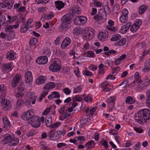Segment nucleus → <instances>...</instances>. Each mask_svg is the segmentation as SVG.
Returning <instances> with one entry per match:
<instances>
[{"label":"nucleus","instance_id":"63","mask_svg":"<svg viewBox=\"0 0 150 150\" xmlns=\"http://www.w3.org/2000/svg\"><path fill=\"white\" fill-rule=\"evenodd\" d=\"M46 57H49L51 54V53L50 50L49 49H47L45 50V51Z\"/></svg>","mask_w":150,"mask_h":150},{"label":"nucleus","instance_id":"43","mask_svg":"<svg viewBox=\"0 0 150 150\" xmlns=\"http://www.w3.org/2000/svg\"><path fill=\"white\" fill-rule=\"evenodd\" d=\"M86 56L89 57L94 58L95 56V54L92 51H88L86 53Z\"/></svg>","mask_w":150,"mask_h":150},{"label":"nucleus","instance_id":"59","mask_svg":"<svg viewBox=\"0 0 150 150\" xmlns=\"http://www.w3.org/2000/svg\"><path fill=\"white\" fill-rule=\"evenodd\" d=\"M21 85L20 84V85L18 86V89L19 91L22 92L24 90V88L22 85L23 84H24V83H21Z\"/></svg>","mask_w":150,"mask_h":150},{"label":"nucleus","instance_id":"6","mask_svg":"<svg viewBox=\"0 0 150 150\" xmlns=\"http://www.w3.org/2000/svg\"><path fill=\"white\" fill-rule=\"evenodd\" d=\"M100 11L99 13L94 16V19L96 21H105L106 20L107 15L105 12H101Z\"/></svg>","mask_w":150,"mask_h":150},{"label":"nucleus","instance_id":"16","mask_svg":"<svg viewBox=\"0 0 150 150\" xmlns=\"http://www.w3.org/2000/svg\"><path fill=\"white\" fill-rule=\"evenodd\" d=\"M116 100V97L115 96L110 97V98L107 100V103L108 105V107L111 109H112L114 106L115 104V101Z\"/></svg>","mask_w":150,"mask_h":150},{"label":"nucleus","instance_id":"26","mask_svg":"<svg viewBox=\"0 0 150 150\" xmlns=\"http://www.w3.org/2000/svg\"><path fill=\"white\" fill-rule=\"evenodd\" d=\"M136 101L134 98H132L131 96H128L126 98L125 102L126 103L132 104L135 102Z\"/></svg>","mask_w":150,"mask_h":150},{"label":"nucleus","instance_id":"42","mask_svg":"<svg viewBox=\"0 0 150 150\" xmlns=\"http://www.w3.org/2000/svg\"><path fill=\"white\" fill-rule=\"evenodd\" d=\"M82 91V88L81 86H79L74 89L73 93H77L80 92Z\"/></svg>","mask_w":150,"mask_h":150},{"label":"nucleus","instance_id":"37","mask_svg":"<svg viewBox=\"0 0 150 150\" xmlns=\"http://www.w3.org/2000/svg\"><path fill=\"white\" fill-rule=\"evenodd\" d=\"M79 17V21L81 24H83L86 22L87 19L84 16H78Z\"/></svg>","mask_w":150,"mask_h":150},{"label":"nucleus","instance_id":"22","mask_svg":"<svg viewBox=\"0 0 150 150\" xmlns=\"http://www.w3.org/2000/svg\"><path fill=\"white\" fill-rule=\"evenodd\" d=\"M55 86V83L52 82L48 83L46 84L43 87L44 90H50L51 89H52Z\"/></svg>","mask_w":150,"mask_h":150},{"label":"nucleus","instance_id":"21","mask_svg":"<svg viewBox=\"0 0 150 150\" xmlns=\"http://www.w3.org/2000/svg\"><path fill=\"white\" fill-rule=\"evenodd\" d=\"M50 139L51 140H57L59 139H57L58 136L56 132H54V131L51 130L49 133Z\"/></svg>","mask_w":150,"mask_h":150},{"label":"nucleus","instance_id":"4","mask_svg":"<svg viewBox=\"0 0 150 150\" xmlns=\"http://www.w3.org/2000/svg\"><path fill=\"white\" fill-rule=\"evenodd\" d=\"M3 142L4 144L9 143L11 146H14L18 144L19 140L18 138H15L14 135L8 134L5 136Z\"/></svg>","mask_w":150,"mask_h":150},{"label":"nucleus","instance_id":"29","mask_svg":"<svg viewBox=\"0 0 150 150\" xmlns=\"http://www.w3.org/2000/svg\"><path fill=\"white\" fill-rule=\"evenodd\" d=\"M144 68L143 69L142 71L144 72H146L150 70V62L146 61L144 63Z\"/></svg>","mask_w":150,"mask_h":150},{"label":"nucleus","instance_id":"41","mask_svg":"<svg viewBox=\"0 0 150 150\" xmlns=\"http://www.w3.org/2000/svg\"><path fill=\"white\" fill-rule=\"evenodd\" d=\"M120 69L119 67H117L112 69V73L114 74V75H115L118 73L120 71Z\"/></svg>","mask_w":150,"mask_h":150},{"label":"nucleus","instance_id":"55","mask_svg":"<svg viewBox=\"0 0 150 150\" xmlns=\"http://www.w3.org/2000/svg\"><path fill=\"white\" fill-rule=\"evenodd\" d=\"M77 140L79 141L80 143H82L85 140V138L83 136H79L77 138Z\"/></svg>","mask_w":150,"mask_h":150},{"label":"nucleus","instance_id":"8","mask_svg":"<svg viewBox=\"0 0 150 150\" xmlns=\"http://www.w3.org/2000/svg\"><path fill=\"white\" fill-rule=\"evenodd\" d=\"M30 123L32 127L37 128L40 126L41 123L40 118L39 117L34 116L31 120Z\"/></svg>","mask_w":150,"mask_h":150},{"label":"nucleus","instance_id":"35","mask_svg":"<svg viewBox=\"0 0 150 150\" xmlns=\"http://www.w3.org/2000/svg\"><path fill=\"white\" fill-rule=\"evenodd\" d=\"M58 136L56 138L57 139H60L61 136V135L62 134L63 135H64L66 133V131L64 130H59L58 131L56 132Z\"/></svg>","mask_w":150,"mask_h":150},{"label":"nucleus","instance_id":"12","mask_svg":"<svg viewBox=\"0 0 150 150\" xmlns=\"http://www.w3.org/2000/svg\"><path fill=\"white\" fill-rule=\"evenodd\" d=\"M108 37V32L106 30H103L100 31L98 38L100 40L104 41Z\"/></svg>","mask_w":150,"mask_h":150},{"label":"nucleus","instance_id":"51","mask_svg":"<svg viewBox=\"0 0 150 150\" xmlns=\"http://www.w3.org/2000/svg\"><path fill=\"white\" fill-rule=\"evenodd\" d=\"M23 93L20 91H19L16 94V96L18 98H22L24 96Z\"/></svg>","mask_w":150,"mask_h":150},{"label":"nucleus","instance_id":"23","mask_svg":"<svg viewBox=\"0 0 150 150\" xmlns=\"http://www.w3.org/2000/svg\"><path fill=\"white\" fill-rule=\"evenodd\" d=\"M60 96L59 93L58 92L54 91L52 92V93L49 95L48 98L50 100H51L53 98H59Z\"/></svg>","mask_w":150,"mask_h":150},{"label":"nucleus","instance_id":"39","mask_svg":"<svg viewBox=\"0 0 150 150\" xmlns=\"http://www.w3.org/2000/svg\"><path fill=\"white\" fill-rule=\"evenodd\" d=\"M126 40L125 38H123L120 40L118 42V45L120 46H123L126 43Z\"/></svg>","mask_w":150,"mask_h":150},{"label":"nucleus","instance_id":"33","mask_svg":"<svg viewBox=\"0 0 150 150\" xmlns=\"http://www.w3.org/2000/svg\"><path fill=\"white\" fill-rule=\"evenodd\" d=\"M121 36L120 34H115L113 35L110 39L112 41H115L119 40L121 38Z\"/></svg>","mask_w":150,"mask_h":150},{"label":"nucleus","instance_id":"58","mask_svg":"<svg viewBox=\"0 0 150 150\" xmlns=\"http://www.w3.org/2000/svg\"><path fill=\"white\" fill-rule=\"evenodd\" d=\"M131 25V23L130 22H128L125 25H124L122 26L121 28H129V27Z\"/></svg>","mask_w":150,"mask_h":150},{"label":"nucleus","instance_id":"45","mask_svg":"<svg viewBox=\"0 0 150 150\" xmlns=\"http://www.w3.org/2000/svg\"><path fill=\"white\" fill-rule=\"evenodd\" d=\"M117 52L116 51L114 50H109L108 51L105 52V55L107 56H109L111 54H115Z\"/></svg>","mask_w":150,"mask_h":150},{"label":"nucleus","instance_id":"32","mask_svg":"<svg viewBox=\"0 0 150 150\" xmlns=\"http://www.w3.org/2000/svg\"><path fill=\"white\" fill-rule=\"evenodd\" d=\"M95 143L94 140H91L88 142H87L85 145V146L87 148V149H89L91 148L90 147L91 146H94L95 145Z\"/></svg>","mask_w":150,"mask_h":150},{"label":"nucleus","instance_id":"3","mask_svg":"<svg viewBox=\"0 0 150 150\" xmlns=\"http://www.w3.org/2000/svg\"><path fill=\"white\" fill-rule=\"evenodd\" d=\"M61 68V62L60 60L57 58H55L52 59L49 69L50 71L56 72L60 71Z\"/></svg>","mask_w":150,"mask_h":150},{"label":"nucleus","instance_id":"25","mask_svg":"<svg viewBox=\"0 0 150 150\" xmlns=\"http://www.w3.org/2000/svg\"><path fill=\"white\" fill-rule=\"evenodd\" d=\"M55 6L58 10H60L63 8L64 6V4L61 1H57L55 2Z\"/></svg>","mask_w":150,"mask_h":150},{"label":"nucleus","instance_id":"54","mask_svg":"<svg viewBox=\"0 0 150 150\" xmlns=\"http://www.w3.org/2000/svg\"><path fill=\"white\" fill-rule=\"evenodd\" d=\"M145 87L147 86L150 83V80L148 79H146L143 82Z\"/></svg>","mask_w":150,"mask_h":150},{"label":"nucleus","instance_id":"40","mask_svg":"<svg viewBox=\"0 0 150 150\" xmlns=\"http://www.w3.org/2000/svg\"><path fill=\"white\" fill-rule=\"evenodd\" d=\"M73 10H74L75 13L79 14L81 12V9L80 7L78 6H76L74 8Z\"/></svg>","mask_w":150,"mask_h":150},{"label":"nucleus","instance_id":"9","mask_svg":"<svg viewBox=\"0 0 150 150\" xmlns=\"http://www.w3.org/2000/svg\"><path fill=\"white\" fill-rule=\"evenodd\" d=\"M14 2V0H10L9 1L6 3L5 2L1 3L0 5V8H6L8 9H10L12 7Z\"/></svg>","mask_w":150,"mask_h":150},{"label":"nucleus","instance_id":"31","mask_svg":"<svg viewBox=\"0 0 150 150\" xmlns=\"http://www.w3.org/2000/svg\"><path fill=\"white\" fill-rule=\"evenodd\" d=\"M3 122L5 126H9L10 125V122L9 120L6 116H4L2 118Z\"/></svg>","mask_w":150,"mask_h":150},{"label":"nucleus","instance_id":"44","mask_svg":"<svg viewBox=\"0 0 150 150\" xmlns=\"http://www.w3.org/2000/svg\"><path fill=\"white\" fill-rule=\"evenodd\" d=\"M128 20V17L124 16L121 15L120 18V21L123 23L125 22Z\"/></svg>","mask_w":150,"mask_h":150},{"label":"nucleus","instance_id":"62","mask_svg":"<svg viewBox=\"0 0 150 150\" xmlns=\"http://www.w3.org/2000/svg\"><path fill=\"white\" fill-rule=\"evenodd\" d=\"M93 4L98 7H101L102 6V3L98 1H96L93 2Z\"/></svg>","mask_w":150,"mask_h":150},{"label":"nucleus","instance_id":"15","mask_svg":"<svg viewBox=\"0 0 150 150\" xmlns=\"http://www.w3.org/2000/svg\"><path fill=\"white\" fill-rule=\"evenodd\" d=\"M2 70L4 72H7L10 71L12 69L11 63H9L8 64H5L2 66Z\"/></svg>","mask_w":150,"mask_h":150},{"label":"nucleus","instance_id":"60","mask_svg":"<svg viewBox=\"0 0 150 150\" xmlns=\"http://www.w3.org/2000/svg\"><path fill=\"white\" fill-rule=\"evenodd\" d=\"M63 91L67 95L70 94L71 92L70 90L67 88H66L64 89Z\"/></svg>","mask_w":150,"mask_h":150},{"label":"nucleus","instance_id":"13","mask_svg":"<svg viewBox=\"0 0 150 150\" xmlns=\"http://www.w3.org/2000/svg\"><path fill=\"white\" fill-rule=\"evenodd\" d=\"M48 60L47 57L45 56H40L37 59L36 62L39 64H44L47 63Z\"/></svg>","mask_w":150,"mask_h":150},{"label":"nucleus","instance_id":"27","mask_svg":"<svg viewBox=\"0 0 150 150\" xmlns=\"http://www.w3.org/2000/svg\"><path fill=\"white\" fill-rule=\"evenodd\" d=\"M142 23V21L141 20L139 19H137L135 21V23L133 24L130 28H133L134 26L135 28H138L140 26Z\"/></svg>","mask_w":150,"mask_h":150},{"label":"nucleus","instance_id":"64","mask_svg":"<svg viewBox=\"0 0 150 150\" xmlns=\"http://www.w3.org/2000/svg\"><path fill=\"white\" fill-rule=\"evenodd\" d=\"M41 146V148L43 150H51L47 146L42 144Z\"/></svg>","mask_w":150,"mask_h":150},{"label":"nucleus","instance_id":"36","mask_svg":"<svg viewBox=\"0 0 150 150\" xmlns=\"http://www.w3.org/2000/svg\"><path fill=\"white\" fill-rule=\"evenodd\" d=\"M38 42V39L37 38H33L30 41V46H33L36 45Z\"/></svg>","mask_w":150,"mask_h":150},{"label":"nucleus","instance_id":"53","mask_svg":"<svg viewBox=\"0 0 150 150\" xmlns=\"http://www.w3.org/2000/svg\"><path fill=\"white\" fill-rule=\"evenodd\" d=\"M101 144L105 147V149H107L108 147V142L106 140H103L101 141Z\"/></svg>","mask_w":150,"mask_h":150},{"label":"nucleus","instance_id":"24","mask_svg":"<svg viewBox=\"0 0 150 150\" xmlns=\"http://www.w3.org/2000/svg\"><path fill=\"white\" fill-rule=\"evenodd\" d=\"M37 96H36L35 93H31L30 97L28 99L29 101L31 102L32 104H34L36 99Z\"/></svg>","mask_w":150,"mask_h":150},{"label":"nucleus","instance_id":"30","mask_svg":"<svg viewBox=\"0 0 150 150\" xmlns=\"http://www.w3.org/2000/svg\"><path fill=\"white\" fill-rule=\"evenodd\" d=\"M52 118L51 117H47L46 119V125L48 127H50L52 125Z\"/></svg>","mask_w":150,"mask_h":150},{"label":"nucleus","instance_id":"7","mask_svg":"<svg viewBox=\"0 0 150 150\" xmlns=\"http://www.w3.org/2000/svg\"><path fill=\"white\" fill-rule=\"evenodd\" d=\"M34 114L31 110H28L25 113H23L21 116V118L24 120H28L31 118H33V117Z\"/></svg>","mask_w":150,"mask_h":150},{"label":"nucleus","instance_id":"5","mask_svg":"<svg viewBox=\"0 0 150 150\" xmlns=\"http://www.w3.org/2000/svg\"><path fill=\"white\" fill-rule=\"evenodd\" d=\"M71 19V17L70 14L64 15L62 19V28H67L71 27V26L69 25Z\"/></svg>","mask_w":150,"mask_h":150},{"label":"nucleus","instance_id":"52","mask_svg":"<svg viewBox=\"0 0 150 150\" xmlns=\"http://www.w3.org/2000/svg\"><path fill=\"white\" fill-rule=\"evenodd\" d=\"M134 130L137 132L141 133L143 132V130L141 127H135L134 128Z\"/></svg>","mask_w":150,"mask_h":150},{"label":"nucleus","instance_id":"19","mask_svg":"<svg viewBox=\"0 0 150 150\" xmlns=\"http://www.w3.org/2000/svg\"><path fill=\"white\" fill-rule=\"evenodd\" d=\"M47 79L46 76H42L38 78L36 81V83L37 85H40L45 83Z\"/></svg>","mask_w":150,"mask_h":150},{"label":"nucleus","instance_id":"61","mask_svg":"<svg viewBox=\"0 0 150 150\" xmlns=\"http://www.w3.org/2000/svg\"><path fill=\"white\" fill-rule=\"evenodd\" d=\"M137 87L140 90H142L143 89V88L145 87V86L143 83H139Z\"/></svg>","mask_w":150,"mask_h":150},{"label":"nucleus","instance_id":"49","mask_svg":"<svg viewBox=\"0 0 150 150\" xmlns=\"http://www.w3.org/2000/svg\"><path fill=\"white\" fill-rule=\"evenodd\" d=\"M24 103L23 100L21 98H19L17 101L16 105L17 106L20 107Z\"/></svg>","mask_w":150,"mask_h":150},{"label":"nucleus","instance_id":"38","mask_svg":"<svg viewBox=\"0 0 150 150\" xmlns=\"http://www.w3.org/2000/svg\"><path fill=\"white\" fill-rule=\"evenodd\" d=\"M120 9V6L117 4H115L114 5L113 11L115 13H117V11H119Z\"/></svg>","mask_w":150,"mask_h":150},{"label":"nucleus","instance_id":"20","mask_svg":"<svg viewBox=\"0 0 150 150\" xmlns=\"http://www.w3.org/2000/svg\"><path fill=\"white\" fill-rule=\"evenodd\" d=\"M16 53L13 51L8 52L6 55V58L8 60H12L15 59Z\"/></svg>","mask_w":150,"mask_h":150},{"label":"nucleus","instance_id":"47","mask_svg":"<svg viewBox=\"0 0 150 150\" xmlns=\"http://www.w3.org/2000/svg\"><path fill=\"white\" fill-rule=\"evenodd\" d=\"M79 18V17L78 16L76 17L74 20V22L76 25H81Z\"/></svg>","mask_w":150,"mask_h":150},{"label":"nucleus","instance_id":"18","mask_svg":"<svg viewBox=\"0 0 150 150\" xmlns=\"http://www.w3.org/2000/svg\"><path fill=\"white\" fill-rule=\"evenodd\" d=\"M71 42V40L68 37L65 38L62 42L61 47L62 49H64L68 46Z\"/></svg>","mask_w":150,"mask_h":150},{"label":"nucleus","instance_id":"50","mask_svg":"<svg viewBox=\"0 0 150 150\" xmlns=\"http://www.w3.org/2000/svg\"><path fill=\"white\" fill-rule=\"evenodd\" d=\"M134 76L136 79L135 81L137 83H139L142 82L141 79L139 78H138L139 75H138L137 73H136Z\"/></svg>","mask_w":150,"mask_h":150},{"label":"nucleus","instance_id":"48","mask_svg":"<svg viewBox=\"0 0 150 150\" xmlns=\"http://www.w3.org/2000/svg\"><path fill=\"white\" fill-rule=\"evenodd\" d=\"M104 11L103 12H105V13L107 12V14L109 13L110 11V8L108 7V5L107 4L106 5H105L104 7Z\"/></svg>","mask_w":150,"mask_h":150},{"label":"nucleus","instance_id":"34","mask_svg":"<svg viewBox=\"0 0 150 150\" xmlns=\"http://www.w3.org/2000/svg\"><path fill=\"white\" fill-rule=\"evenodd\" d=\"M108 25H107V28H115L114 22L111 20H110L108 22Z\"/></svg>","mask_w":150,"mask_h":150},{"label":"nucleus","instance_id":"10","mask_svg":"<svg viewBox=\"0 0 150 150\" xmlns=\"http://www.w3.org/2000/svg\"><path fill=\"white\" fill-rule=\"evenodd\" d=\"M12 29H6L5 32L6 33V40H7L10 41L14 38L15 33Z\"/></svg>","mask_w":150,"mask_h":150},{"label":"nucleus","instance_id":"57","mask_svg":"<svg viewBox=\"0 0 150 150\" xmlns=\"http://www.w3.org/2000/svg\"><path fill=\"white\" fill-rule=\"evenodd\" d=\"M141 146V144L138 143L135 144L133 146V148L134 150H139Z\"/></svg>","mask_w":150,"mask_h":150},{"label":"nucleus","instance_id":"2","mask_svg":"<svg viewBox=\"0 0 150 150\" xmlns=\"http://www.w3.org/2000/svg\"><path fill=\"white\" fill-rule=\"evenodd\" d=\"M95 31L94 29H74L73 31V33L76 35L81 34L84 35L83 38L88 37L89 40L92 39L95 35Z\"/></svg>","mask_w":150,"mask_h":150},{"label":"nucleus","instance_id":"1","mask_svg":"<svg viewBox=\"0 0 150 150\" xmlns=\"http://www.w3.org/2000/svg\"><path fill=\"white\" fill-rule=\"evenodd\" d=\"M134 118L136 122L140 124L146 122L150 118V110L145 108L139 110L135 114Z\"/></svg>","mask_w":150,"mask_h":150},{"label":"nucleus","instance_id":"14","mask_svg":"<svg viewBox=\"0 0 150 150\" xmlns=\"http://www.w3.org/2000/svg\"><path fill=\"white\" fill-rule=\"evenodd\" d=\"M21 78V76L20 74H18L15 75L13 78V81L11 84V86L15 88L17 85Z\"/></svg>","mask_w":150,"mask_h":150},{"label":"nucleus","instance_id":"17","mask_svg":"<svg viewBox=\"0 0 150 150\" xmlns=\"http://www.w3.org/2000/svg\"><path fill=\"white\" fill-rule=\"evenodd\" d=\"M25 82L26 83H29L33 79V77L31 72L30 71L26 72L25 75Z\"/></svg>","mask_w":150,"mask_h":150},{"label":"nucleus","instance_id":"11","mask_svg":"<svg viewBox=\"0 0 150 150\" xmlns=\"http://www.w3.org/2000/svg\"><path fill=\"white\" fill-rule=\"evenodd\" d=\"M1 105L5 110H6L11 108V102L9 100L6 99H3L1 102Z\"/></svg>","mask_w":150,"mask_h":150},{"label":"nucleus","instance_id":"28","mask_svg":"<svg viewBox=\"0 0 150 150\" xmlns=\"http://www.w3.org/2000/svg\"><path fill=\"white\" fill-rule=\"evenodd\" d=\"M148 8V7L145 5H142L139 8V13L141 15L144 13Z\"/></svg>","mask_w":150,"mask_h":150},{"label":"nucleus","instance_id":"46","mask_svg":"<svg viewBox=\"0 0 150 150\" xmlns=\"http://www.w3.org/2000/svg\"><path fill=\"white\" fill-rule=\"evenodd\" d=\"M121 13H122V15L125 17H128V11L126 9H123Z\"/></svg>","mask_w":150,"mask_h":150},{"label":"nucleus","instance_id":"56","mask_svg":"<svg viewBox=\"0 0 150 150\" xmlns=\"http://www.w3.org/2000/svg\"><path fill=\"white\" fill-rule=\"evenodd\" d=\"M145 104L146 106L148 108H150V98H146Z\"/></svg>","mask_w":150,"mask_h":150}]
</instances>
